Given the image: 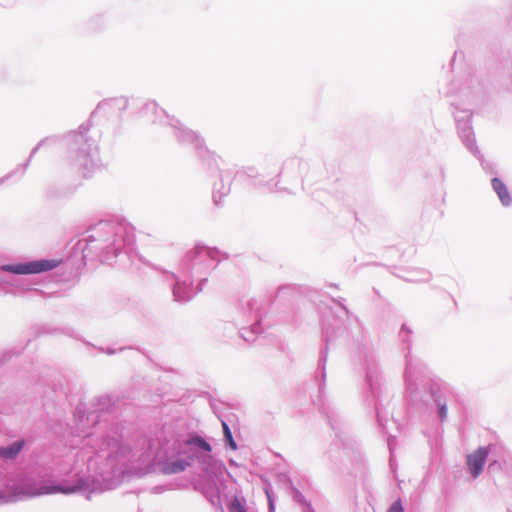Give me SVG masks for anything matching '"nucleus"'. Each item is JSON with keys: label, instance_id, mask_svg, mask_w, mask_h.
<instances>
[{"label": "nucleus", "instance_id": "nucleus-3", "mask_svg": "<svg viewBox=\"0 0 512 512\" xmlns=\"http://www.w3.org/2000/svg\"><path fill=\"white\" fill-rule=\"evenodd\" d=\"M86 487V483L84 480H79L75 486L69 487H61V486H46L43 487L39 492L33 493L32 495H41V494H52L56 492H61L64 494L75 493L79 490H82Z\"/></svg>", "mask_w": 512, "mask_h": 512}, {"label": "nucleus", "instance_id": "nucleus-2", "mask_svg": "<svg viewBox=\"0 0 512 512\" xmlns=\"http://www.w3.org/2000/svg\"><path fill=\"white\" fill-rule=\"evenodd\" d=\"M487 456L488 449L485 447H479L467 456V466L474 478H477L482 473Z\"/></svg>", "mask_w": 512, "mask_h": 512}, {"label": "nucleus", "instance_id": "nucleus-7", "mask_svg": "<svg viewBox=\"0 0 512 512\" xmlns=\"http://www.w3.org/2000/svg\"><path fill=\"white\" fill-rule=\"evenodd\" d=\"M222 427H223V433H224V437H225V440L226 442L228 443V445L230 446V448L232 450H236L237 449V445L232 437V433L230 431V428L229 426L227 425L226 422H222Z\"/></svg>", "mask_w": 512, "mask_h": 512}, {"label": "nucleus", "instance_id": "nucleus-9", "mask_svg": "<svg viewBox=\"0 0 512 512\" xmlns=\"http://www.w3.org/2000/svg\"><path fill=\"white\" fill-rule=\"evenodd\" d=\"M191 443L196 444L200 448H202L205 451H211V446L209 443H207L203 438L196 437L191 440Z\"/></svg>", "mask_w": 512, "mask_h": 512}, {"label": "nucleus", "instance_id": "nucleus-6", "mask_svg": "<svg viewBox=\"0 0 512 512\" xmlns=\"http://www.w3.org/2000/svg\"><path fill=\"white\" fill-rule=\"evenodd\" d=\"M24 442L23 441H17L14 442L10 447L8 448H0V456L4 458H13L15 457L23 448Z\"/></svg>", "mask_w": 512, "mask_h": 512}, {"label": "nucleus", "instance_id": "nucleus-11", "mask_svg": "<svg viewBox=\"0 0 512 512\" xmlns=\"http://www.w3.org/2000/svg\"><path fill=\"white\" fill-rule=\"evenodd\" d=\"M439 416L442 420H444L447 416V408L445 405H442L440 408H439Z\"/></svg>", "mask_w": 512, "mask_h": 512}, {"label": "nucleus", "instance_id": "nucleus-5", "mask_svg": "<svg viewBox=\"0 0 512 512\" xmlns=\"http://www.w3.org/2000/svg\"><path fill=\"white\" fill-rule=\"evenodd\" d=\"M190 465L189 462L178 459L165 465L164 473L174 474L184 471Z\"/></svg>", "mask_w": 512, "mask_h": 512}, {"label": "nucleus", "instance_id": "nucleus-1", "mask_svg": "<svg viewBox=\"0 0 512 512\" xmlns=\"http://www.w3.org/2000/svg\"><path fill=\"white\" fill-rule=\"evenodd\" d=\"M58 262L55 260L33 261L27 264L4 265L2 269L14 274H36L55 268Z\"/></svg>", "mask_w": 512, "mask_h": 512}, {"label": "nucleus", "instance_id": "nucleus-8", "mask_svg": "<svg viewBox=\"0 0 512 512\" xmlns=\"http://www.w3.org/2000/svg\"><path fill=\"white\" fill-rule=\"evenodd\" d=\"M228 509L230 512H247L245 506L240 502V500L237 497H234L230 501Z\"/></svg>", "mask_w": 512, "mask_h": 512}, {"label": "nucleus", "instance_id": "nucleus-10", "mask_svg": "<svg viewBox=\"0 0 512 512\" xmlns=\"http://www.w3.org/2000/svg\"><path fill=\"white\" fill-rule=\"evenodd\" d=\"M388 512H404L401 501L397 500L394 502Z\"/></svg>", "mask_w": 512, "mask_h": 512}, {"label": "nucleus", "instance_id": "nucleus-4", "mask_svg": "<svg viewBox=\"0 0 512 512\" xmlns=\"http://www.w3.org/2000/svg\"><path fill=\"white\" fill-rule=\"evenodd\" d=\"M492 187L504 205L510 204L511 198L509 195V191L505 184L500 179H492Z\"/></svg>", "mask_w": 512, "mask_h": 512}]
</instances>
